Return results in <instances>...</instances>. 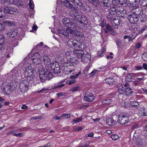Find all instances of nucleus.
<instances>
[{"label": "nucleus", "instance_id": "obj_1", "mask_svg": "<svg viewBox=\"0 0 147 147\" xmlns=\"http://www.w3.org/2000/svg\"><path fill=\"white\" fill-rule=\"evenodd\" d=\"M64 5L69 9H72L69 13V16L76 18L78 22V19L82 14L78 12V9H82L83 6L80 0H64L63 1Z\"/></svg>", "mask_w": 147, "mask_h": 147}, {"label": "nucleus", "instance_id": "obj_2", "mask_svg": "<svg viewBox=\"0 0 147 147\" xmlns=\"http://www.w3.org/2000/svg\"><path fill=\"white\" fill-rule=\"evenodd\" d=\"M72 29H74L71 28H66V30L68 33L78 37V40L73 38L70 39L67 41V43L68 45L71 48H78L82 49H84L85 44L82 43V41L85 39L84 37L79 35V32L78 31L73 30Z\"/></svg>", "mask_w": 147, "mask_h": 147}, {"label": "nucleus", "instance_id": "obj_3", "mask_svg": "<svg viewBox=\"0 0 147 147\" xmlns=\"http://www.w3.org/2000/svg\"><path fill=\"white\" fill-rule=\"evenodd\" d=\"M45 68V70L43 68L40 67L38 70L40 80L42 83L45 82V80H49L53 77V75L51 72L50 67L46 66Z\"/></svg>", "mask_w": 147, "mask_h": 147}, {"label": "nucleus", "instance_id": "obj_4", "mask_svg": "<svg viewBox=\"0 0 147 147\" xmlns=\"http://www.w3.org/2000/svg\"><path fill=\"white\" fill-rule=\"evenodd\" d=\"M62 21L63 24L67 27V28H71L76 30L79 28L78 22L74 18L70 19L65 17L62 19Z\"/></svg>", "mask_w": 147, "mask_h": 147}, {"label": "nucleus", "instance_id": "obj_5", "mask_svg": "<svg viewBox=\"0 0 147 147\" xmlns=\"http://www.w3.org/2000/svg\"><path fill=\"white\" fill-rule=\"evenodd\" d=\"M24 75L25 78L29 82L32 81V82L34 81L36 78L33 73V71L29 68H26L24 72Z\"/></svg>", "mask_w": 147, "mask_h": 147}, {"label": "nucleus", "instance_id": "obj_6", "mask_svg": "<svg viewBox=\"0 0 147 147\" xmlns=\"http://www.w3.org/2000/svg\"><path fill=\"white\" fill-rule=\"evenodd\" d=\"M29 85V82L27 80L22 81L20 83L19 88L21 92L24 93L28 89Z\"/></svg>", "mask_w": 147, "mask_h": 147}, {"label": "nucleus", "instance_id": "obj_7", "mask_svg": "<svg viewBox=\"0 0 147 147\" xmlns=\"http://www.w3.org/2000/svg\"><path fill=\"white\" fill-rule=\"evenodd\" d=\"M129 121L128 116L125 115H120L118 118V122L120 124L123 125L127 123Z\"/></svg>", "mask_w": 147, "mask_h": 147}, {"label": "nucleus", "instance_id": "obj_8", "mask_svg": "<svg viewBox=\"0 0 147 147\" xmlns=\"http://www.w3.org/2000/svg\"><path fill=\"white\" fill-rule=\"evenodd\" d=\"M127 18L129 22L133 24H136L139 20L138 16L133 13L129 15Z\"/></svg>", "mask_w": 147, "mask_h": 147}, {"label": "nucleus", "instance_id": "obj_9", "mask_svg": "<svg viewBox=\"0 0 147 147\" xmlns=\"http://www.w3.org/2000/svg\"><path fill=\"white\" fill-rule=\"evenodd\" d=\"M95 98L94 95L89 92H87L84 97V100L87 102H91L94 100Z\"/></svg>", "mask_w": 147, "mask_h": 147}, {"label": "nucleus", "instance_id": "obj_10", "mask_svg": "<svg viewBox=\"0 0 147 147\" xmlns=\"http://www.w3.org/2000/svg\"><path fill=\"white\" fill-rule=\"evenodd\" d=\"M18 34L17 30L12 28L7 30L6 32V35L7 37L13 38L16 36Z\"/></svg>", "mask_w": 147, "mask_h": 147}, {"label": "nucleus", "instance_id": "obj_11", "mask_svg": "<svg viewBox=\"0 0 147 147\" xmlns=\"http://www.w3.org/2000/svg\"><path fill=\"white\" fill-rule=\"evenodd\" d=\"M100 6L105 7V8L109 9L111 6V0H100Z\"/></svg>", "mask_w": 147, "mask_h": 147}, {"label": "nucleus", "instance_id": "obj_12", "mask_svg": "<svg viewBox=\"0 0 147 147\" xmlns=\"http://www.w3.org/2000/svg\"><path fill=\"white\" fill-rule=\"evenodd\" d=\"M74 48L75 49L73 51L74 55L78 58L81 59L82 56L84 55V52L82 50V49L80 48L81 49L78 50L76 49L78 48Z\"/></svg>", "mask_w": 147, "mask_h": 147}, {"label": "nucleus", "instance_id": "obj_13", "mask_svg": "<svg viewBox=\"0 0 147 147\" xmlns=\"http://www.w3.org/2000/svg\"><path fill=\"white\" fill-rule=\"evenodd\" d=\"M91 58V56L88 53L84 55L81 58V61L84 63L89 62Z\"/></svg>", "mask_w": 147, "mask_h": 147}, {"label": "nucleus", "instance_id": "obj_14", "mask_svg": "<svg viewBox=\"0 0 147 147\" xmlns=\"http://www.w3.org/2000/svg\"><path fill=\"white\" fill-rule=\"evenodd\" d=\"M111 24L114 28H117L120 24V20L117 17V18L115 17L111 22Z\"/></svg>", "mask_w": 147, "mask_h": 147}, {"label": "nucleus", "instance_id": "obj_15", "mask_svg": "<svg viewBox=\"0 0 147 147\" xmlns=\"http://www.w3.org/2000/svg\"><path fill=\"white\" fill-rule=\"evenodd\" d=\"M80 19L79 20L78 22H79L81 24H87L88 22V19L85 16L82 14L80 18H79Z\"/></svg>", "mask_w": 147, "mask_h": 147}, {"label": "nucleus", "instance_id": "obj_16", "mask_svg": "<svg viewBox=\"0 0 147 147\" xmlns=\"http://www.w3.org/2000/svg\"><path fill=\"white\" fill-rule=\"evenodd\" d=\"M43 58L44 64L46 65V66L49 67V65L51 63L50 59L49 58L48 56L44 55L43 56Z\"/></svg>", "mask_w": 147, "mask_h": 147}, {"label": "nucleus", "instance_id": "obj_17", "mask_svg": "<svg viewBox=\"0 0 147 147\" xmlns=\"http://www.w3.org/2000/svg\"><path fill=\"white\" fill-rule=\"evenodd\" d=\"M69 55V52H67L65 53L66 56V58L68 60L69 62H70L71 63H76L77 61V60H76L74 57H71Z\"/></svg>", "mask_w": 147, "mask_h": 147}, {"label": "nucleus", "instance_id": "obj_18", "mask_svg": "<svg viewBox=\"0 0 147 147\" xmlns=\"http://www.w3.org/2000/svg\"><path fill=\"white\" fill-rule=\"evenodd\" d=\"M139 19H140V21L142 23L144 22L146 20V16L145 13L143 12L141 13L138 16Z\"/></svg>", "mask_w": 147, "mask_h": 147}, {"label": "nucleus", "instance_id": "obj_19", "mask_svg": "<svg viewBox=\"0 0 147 147\" xmlns=\"http://www.w3.org/2000/svg\"><path fill=\"white\" fill-rule=\"evenodd\" d=\"M117 88L118 92L120 94H122L125 93V88L123 87L121 84H119L117 85Z\"/></svg>", "mask_w": 147, "mask_h": 147}, {"label": "nucleus", "instance_id": "obj_20", "mask_svg": "<svg viewBox=\"0 0 147 147\" xmlns=\"http://www.w3.org/2000/svg\"><path fill=\"white\" fill-rule=\"evenodd\" d=\"M105 82L110 86L115 84V81L114 79L112 78H107L105 80Z\"/></svg>", "mask_w": 147, "mask_h": 147}, {"label": "nucleus", "instance_id": "obj_21", "mask_svg": "<svg viewBox=\"0 0 147 147\" xmlns=\"http://www.w3.org/2000/svg\"><path fill=\"white\" fill-rule=\"evenodd\" d=\"M106 124L109 126H112L114 125L115 122L112 118H109L106 120Z\"/></svg>", "mask_w": 147, "mask_h": 147}, {"label": "nucleus", "instance_id": "obj_22", "mask_svg": "<svg viewBox=\"0 0 147 147\" xmlns=\"http://www.w3.org/2000/svg\"><path fill=\"white\" fill-rule=\"evenodd\" d=\"M3 23L7 25L10 26H13L16 25L15 22L14 21L10 20H5L3 21Z\"/></svg>", "mask_w": 147, "mask_h": 147}, {"label": "nucleus", "instance_id": "obj_23", "mask_svg": "<svg viewBox=\"0 0 147 147\" xmlns=\"http://www.w3.org/2000/svg\"><path fill=\"white\" fill-rule=\"evenodd\" d=\"M135 11L132 13L135 15H136L137 16H138L141 13L143 12V10L140 7H138L135 9Z\"/></svg>", "mask_w": 147, "mask_h": 147}, {"label": "nucleus", "instance_id": "obj_24", "mask_svg": "<svg viewBox=\"0 0 147 147\" xmlns=\"http://www.w3.org/2000/svg\"><path fill=\"white\" fill-rule=\"evenodd\" d=\"M133 92V89L129 87L125 88V93L126 95L128 96L131 95V94H132Z\"/></svg>", "mask_w": 147, "mask_h": 147}, {"label": "nucleus", "instance_id": "obj_25", "mask_svg": "<svg viewBox=\"0 0 147 147\" xmlns=\"http://www.w3.org/2000/svg\"><path fill=\"white\" fill-rule=\"evenodd\" d=\"M133 74H128L125 78V80L128 82L132 81L134 78Z\"/></svg>", "mask_w": 147, "mask_h": 147}, {"label": "nucleus", "instance_id": "obj_26", "mask_svg": "<svg viewBox=\"0 0 147 147\" xmlns=\"http://www.w3.org/2000/svg\"><path fill=\"white\" fill-rule=\"evenodd\" d=\"M59 66V63L55 61L53 62L50 64V67H49L51 68V69L52 70L56 68H57Z\"/></svg>", "mask_w": 147, "mask_h": 147}, {"label": "nucleus", "instance_id": "obj_27", "mask_svg": "<svg viewBox=\"0 0 147 147\" xmlns=\"http://www.w3.org/2000/svg\"><path fill=\"white\" fill-rule=\"evenodd\" d=\"M130 105L135 109H137L139 107V104L136 101L131 102Z\"/></svg>", "mask_w": 147, "mask_h": 147}, {"label": "nucleus", "instance_id": "obj_28", "mask_svg": "<svg viewBox=\"0 0 147 147\" xmlns=\"http://www.w3.org/2000/svg\"><path fill=\"white\" fill-rule=\"evenodd\" d=\"M112 100L111 99H108L104 100L102 102V105L106 106L107 105H109L112 103Z\"/></svg>", "mask_w": 147, "mask_h": 147}, {"label": "nucleus", "instance_id": "obj_29", "mask_svg": "<svg viewBox=\"0 0 147 147\" xmlns=\"http://www.w3.org/2000/svg\"><path fill=\"white\" fill-rule=\"evenodd\" d=\"M139 113L142 116H147V109L142 108L139 111Z\"/></svg>", "mask_w": 147, "mask_h": 147}, {"label": "nucleus", "instance_id": "obj_30", "mask_svg": "<svg viewBox=\"0 0 147 147\" xmlns=\"http://www.w3.org/2000/svg\"><path fill=\"white\" fill-rule=\"evenodd\" d=\"M115 42L118 48H122L123 47L121 41L119 39H117L115 40Z\"/></svg>", "mask_w": 147, "mask_h": 147}, {"label": "nucleus", "instance_id": "obj_31", "mask_svg": "<svg viewBox=\"0 0 147 147\" xmlns=\"http://www.w3.org/2000/svg\"><path fill=\"white\" fill-rule=\"evenodd\" d=\"M65 67L64 69H66V71H69V73H71L73 71V66H71L70 65H65Z\"/></svg>", "mask_w": 147, "mask_h": 147}, {"label": "nucleus", "instance_id": "obj_32", "mask_svg": "<svg viewBox=\"0 0 147 147\" xmlns=\"http://www.w3.org/2000/svg\"><path fill=\"white\" fill-rule=\"evenodd\" d=\"M11 71L13 73V76L16 77V78L19 77V73L20 72L19 71L16 70H15V69H13Z\"/></svg>", "mask_w": 147, "mask_h": 147}, {"label": "nucleus", "instance_id": "obj_33", "mask_svg": "<svg viewBox=\"0 0 147 147\" xmlns=\"http://www.w3.org/2000/svg\"><path fill=\"white\" fill-rule=\"evenodd\" d=\"M115 17H116L114 15L111 14L109 13L107 16V19L108 21H110L111 22L115 19Z\"/></svg>", "mask_w": 147, "mask_h": 147}, {"label": "nucleus", "instance_id": "obj_34", "mask_svg": "<svg viewBox=\"0 0 147 147\" xmlns=\"http://www.w3.org/2000/svg\"><path fill=\"white\" fill-rule=\"evenodd\" d=\"M40 57V56L39 55V53H35L32 55L31 58L32 61H33V60H35V59L39 58Z\"/></svg>", "mask_w": 147, "mask_h": 147}, {"label": "nucleus", "instance_id": "obj_35", "mask_svg": "<svg viewBox=\"0 0 147 147\" xmlns=\"http://www.w3.org/2000/svg\"><path fill=\"white\" fill-rule=\"evenodd\" d=\"M139 3L143 7H147V0H139Z\"/></svg>", "mask_w": 147, "mask_h": 147}, {"label": "nucleus", "instance_id": "obj_36", "mask_svg": "<svg viewBox=\"0 0 147 147\" xmlns=\"http://www.w3.org/2000/svg\"><path fill=\"white\" fill-rule=\"evenodd\" d=\"M54 73L55 74H58L60 73L61 71V68L60 66L57 68L52 70Z\"/></svg>", "mask_w": 147, "mask_h": 147}, {"label": "nucleus", "instance_id": "obj_37", "mask_svg": "<svg viewBox=\"0 0 147 147\" xmlns=\"http://www.w3.org/2000/svg\"><path fill=\"white\" fill-rule=\"evenodd\" d=\"M109 13L111 14L114 15L117 13V11L115 8L114 7L111 8L109 10Z\"/></svg>", "mask_w": 147, "mask_h": 147}, {"label": "nucleus", "instance_id": "obj_38", "mask_svg": "<svg viewBox=\"0 0 147 147\" xmlns=\"http://www.w3.org/2000/svg\"><path fill=\"white\" fill-rule=\"evenodd\" d=\"M32 62L35 65H38L39 64L41 63L40 57L39 58L35 59V60L32 61Z\"/></svg>", "mask_w": 147, "mask_h": 147}, {"label": "nucleus", "instance_id": "obj_39", "mask_svg": "<svg viewBox=\"0 0 147 147\" xmlns=\"http://www.w3.org/2000/svg\"><path fill=\"white\" fill-rule=\"evenodd\" d=\"M130 102L129 101H126L123 102V107L125 108H128L130 107Z\"/></svg>", "mask_w": 147, "mask_h": 147}, {"label": "nucleus", "instance_id": "obj_40", "mask_svg": "<svg viewBox=\"0 0 147 147\" xmlns=\"http://www.w3.org/2000/svg\"><path fill=\"white\" fill-rule=\"evenodd\" d=\"M143 140H144L142 138H139L138 139L136 142V144L138 146L141 145Z\"/></svg>", "mask_w": 147, "mask_h": 147}, {"label": "nucleus", "instance_id": "obj_41", "mask_svg": "<svg viewBox=\"0 0 147 147\" xmlns=\"http://www.w3.org/2000/svg\"><path fill=\"white\" fill-rule=\"evenodd\" d=\"M80 86H77L76 87H73L71 88L70 90L71 91L76 92L77 91H79L80 90Z\"/></svg>", "mask_w": 147, "mask_h": 147}, {"label": "nucleus", "instance_id": "obj_42", "mask_svg": "<svg viewBox=\"0 0 147 147\" xmlns=\"http://www.w3.org/2000/svg\"><path fill=\"white\" fill-rule=\"evenodd\" d=\"M129 29L131 30L134 31L136 30H137V27L136 25H134V24H132L129 26Z\"/></svg>", "mask_w": 147, "mask_h": 147}, {"label": "nucleus", "instance_id": "obj_43", "mask_svg": "<svg viewBox=\"0 0 147 147\" xmlns=\"http://www.w3.org/2000/svg\"><path fill=\"white\" fill-rule=\"evenodd\" d=\"M119 4L121 5H127V0H119Z\"/></svg>", "mask_w": 147, "mask_h": 147}, {"label": "nucleus", "instance_id": "obj_44", "mask_svg": "<svg viewBox=\"0 0 147 147\" xmlns=\"http://www.w3.org/2000/svg\"><path fill=\"white\" fill-rule=\"evenodd\" d=\"M142 58L143 60L147 61V53H145L142 55Z\"/></svg>", "mask_w": 147, "mask_h": 147}, {"label": "nucleus", "instance_id": "obj_45", "mask_svg": "<svg viewBox=\"0 0 147 147\" xmlns=\"http://www.w3.org/2000/svg\"><path fill=\"white\" fill-rule=\"evenodd\" d=\"M29 8L31 9H33L34 8V5L33 4V2L32 0H30L29 3Z\"/></svg>", "mask_w": 147, "mask_h": 147}, {"label": "nucleus", "instance_id": "obj_46", "mask_svg": "<svg viewBox=\"0 0 147 147\" xmlns=\"http://www.w3.org/2000/svg\"><path fill=\"white\" fill-rule=\"evenodd\" d=\"M5 15L6 14L3 11L0 10V18H5Z\"/></svg>", "mask_w": 147, "mask_h": 147}, {"label": "nucleus", "instance_id": "obj_47", "mask_svg": "<svg viewBox=\"0 0 147 147\" xmlns=\"http://www.w3.org/2000/svg\"><path fill=\"white\" fill-rule=\"evenodd\" d=\"M138 2L137 0H129V4L133 5V6L136 5V3Z\"/></svg>", "mask_w": 147, "mask_h": 147}, {"label": "nucleus", "instance_id": "obj_48", "mask_svg": "<svg viewBox=\"0 0 147 147\" xmlns=\"http://www.w3.org/2000/svg\"><path fill=\"white\" fill-rule=\"evenodd\" d=\"M119 0H113L112 3L115 6H117L119 5Z\"/></svg>", "mask_w": 147, "mask_h": 147}, {"label": "nucleus", "instance_id": "obj_49", "mask_svg": "<svg viewBox=\"0 0 147 147\" xmlns=\"http://www.w3.org/2000/svg\"><path fill=\"white\" fill-rule=\"evenodd\" d=\"M62 117L65 119H68L70 117V115L69 114L64 113L62 115Z\"/></svg>", "mask_w": 147, "mask_h": 147}, {"label": "nucleus", "instance_id": "obj_50", "mask_svg": "<svg viewBox=\"0 0 147 147\" xmlns=\"http://www.w3.org/2000/svg\"><path fill=\"white\" fill-rule=\"evenodd\" d=\"M65 84H59L57 85H56L55 86H54V89H58V88H61L63 86H64Z\"/></svg>", "mask_w": 147, "mask_h": 147}, {"label": "nucleus", "instance_id": "obj_51", "mask_svg": "<svg viewBox=\"0 0 147 147\" xmlns=\"http://www.w3.org/2000/svg\"><path fill=\"white\" fill-rule=\"evenodd\" d=\"M81 74V71H80L78 74H75V75L73 74V75L71 76L70 78H78V76Z\"/></svg>", "mask_w": 147, "mask_h": 147}, {"label": "nucleus", "instance_id": "obj_52", "mask_svg": "<svg viewBox=\"0 0 147 147\" xmlns=\"http://www.w3.org/2000/svg\"><path fill=\"white\" fill-rule=\"evenodd\" d=\"M5 100L2 97H0V108L2 106L4 105V102Z\"/></svg>", "mask_w": 147, "mask_h": 147}, {"label": "nucleus", "instance_id": "obj_53", "mask_svg": "<svg viewBox=\"0 0 147 147\" xmlns=\"http://www.w3.org/2000/svg\"><path fill=\"white\" fill-rule=\"evenodd\" d=\"M139 127V125L138 124H134L131 127V129L133 130H135Z\"/></svg>", "mask_w": 147, "mask_h": 147}, {"label": "nucleus", "instance_id": "obj_54", "mask_svg": "<svg viewBox=\"0 0 147 147\" xmlns=\"http://www.w3.org/2000/svg\"><path fill=\"white\" fill-rule=\"evenodd\" d=\"M98 72V70L95 69L93 70L90 74H89V76H92L94 75L96 73Z\"/></svg>", "mask_w": 147, "mask_h": 147}, {"label": "nucleus", "instance_id": "obj_55", "mask_svg": "<svg viewBox=\"0 0 147 147\" xmlns=\"http://www.w3.org/2000/svg\"><path fill=\"white\" fill-rule=\"evenodd\" d=\"M119 136L117 134L112 135L111 138L113 140H116L119 138Z\"/></svg>", "mask_w": 147, "mask_h": 147}, {"label": "nucleus", "instance_id": "obj_56", "mask_svg": "<svg viewBox=\"0 0 147 147\" xmlns=\"http://www.w3.org/2000/svg\"><path fill=\"white\" fill-rule=\"evenodd\" d=\"M147 28V25H144L143 27L141 29V30L138 33H141Z\"/></svg>", "mask_w": 147, "mask_h": 147}, {"label": "nucleus", "instance_id": "obj_57", "mask_svg": "<svg viewBox=\"0 0 147 147\" xmlns=\"http://www.w3.org/2000/svg\"><path fill=\"white\" fill-rule=\"evenodd\" d=\"M4 41L2 43H0V50H2L4 49L5 47V44H4Z\"/></svg>", "mask_w": 147, "mask_h": 147}, {"label": "nucleus", "instance_id": "obj_58", "mask_svg": "<svg viewBox=\"0 0 147 147\" xmlns=\"http://www.w3.org/2000/svg\"><path fill=\"white\" fill-rule=\"evenodd\" d=\"M82 121V117H80L77 118L76 119L74 120L73 121L75 122H80Z\"/></svg>", "mask_w": 147, "mask_h": 147}, {"label": "nucleus", "instance_id": "obj_59", "mask_svg": "<svg viewBox=\"0 0 147 147\" xmlns=\"http://www.w3.org/2000/svg\"><path fill=\"white\" fill-rule=\"evenodd\" d=\"M4 93H5V94H6L7 95H9L10 94L11 92H10L9 90V89H8V88L7 87V86H6V89L5 91L4 92Z\"/></svg>", "mask_w": 147, "mask_h": 147}, {"label": "nucleus", "instance_id": "obj_60", "mask_svg": "<svg viewBox=\"0 0 147 147\" xmlns=\"http://www.w3.org/2000/svg\"><path fill=\"white\" fill-rule=\"evenodd\" d=\"M133 84L135 86H139L140 84V83L138 81L136 80L133 82Z\"/></svg>", "mask_w": 147, "mask_h": 147}, {"label": "nucleus", "instance_id": "obj_61", "mask_svg": "<svg viewBox=\"0 0 147 147\" xmlns=\"http://www.w3.org/2000/svg\"><path fill=\"white\" fill-rule=\"evenodd\" d=\"M64 58H63L61 61V64L63 65L62 66L63 67H65V65H66V64H68V62H67L66 63L64 61Z\"/></svg>", "mask_w": 147, "mask_h": 147}, {"label": "nucleus", "instance_id": "obj_62", "mask_svg": "<svg viewBox=\"0 0 147 147\" xmlns=\"http://www.w3.org/2000/svg\"><path fill=\"white\" fill-rule=\"evenodd\" d=\"M9 12H14L16 11V9L9 7Z\"/></svg>", "mask_w": 147, "mask_h": 147}, {"label": "nucleus", "instance_id": "obj_63", "mask_svg": "<svg viewBox=\"0 0 147 147\" xmlns=\"http://www.w3.org/2000/svg\"><path fill=\"white\" fill-rule=\"evenodd\" d=\"M5 29L4 25L3 24L0 23V31H2Z\"/></svg>", "mask_w": 147, "mask_h": 147}, {"label": "nucleus", "instance_id": "obj_64", "mask_svg": "<svg viewBox=\"0 0 147 147\" xmlns=\"http://www.w3.org/2000/svg\"><path fill=\"white\" fill-rule=\"evenodd\" d=\"M4 12L8 13L9 12V7H5L4 8Z\"/></svg>", "mask_w": 147, "mask_h": 147}]
</instances>
